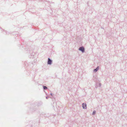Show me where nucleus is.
Wrapping results in <instances>:
<instances>
[{"label": "nucleus", "instance_id": "6", "mask_svg": "<svg viewBox=\"0 0 127 127\" xmlns=\"http://www.w3.org/2000/svg\"><path fill=\"white\" fill-rule=\"evenodd\" d=\"M96 112L95 111H94L93 112V115H95V113Z\"/></svg>", "mask_w": 127, "mask_h": 127}, {"label": "nucleus", "instance_id": "7", "mask_svg": "<svg viewBox=\"0 0 127 127\" xmlns=\"http://www.w3.org/2000/svg\"><path fill=\"white\" fill-rule=\"evenodd\" d=\"M99 66H97L96 68L97 69H98V70L99 69Z\"/></svg>", "mask_w": 127, "mask_h": 127}, {"label": "nucleus", "instance_id": "2", "mask_svg": "<svg viewBox=\"0 0 127 127\" xmlns=\"http://www.w3.org/2000/svg\"><path fill=\"white\" fill-rule=\"evenodd\" d=\"M52 62V61L51 60H50V59L49 58L48 59V64H51Z\"/></svg>", "mask_w": 127, "mask_h": 127}, {"label": "nucleus", "instance_id": "3", "mask_svg": "<svg viewBox=\"0 0 127 127\" xmlns=\"http://www.w3.org/2000/svg\"><path fill=\"white\" fill-rule=\"evenodd\" d=\"M82 107L84 109L86 108V104L83 103L82 104Z\"/></svg>", "mask_w": 127, "mask_h": 127}, {"label": "nucleus", "instance_id": "4", "mask_svg": "<svg viewBox=\"0 0 127 127\" xmlns=\"http://www.w3.org/2000/svg\"><path fill=\"white\" fill-rule=\"evenodd\" d=\"M43 88L44 89H47V87L45 86H43Z\"/></svg>", "mask_w": 127, "mask_h": 127}, {"label": "nucleus", "instance_id": "1", "mask_svg": "<svg viewBox=\"0 0 127 127\" xmlns=\"http://www.w3.org/2000/svg\"><path fill=\"white\" fill-rule=\"evenodd\" d=\"M79 49V50L82 51L83 52L84 51V49L83 47H80Z\"/></svg>", "mask_w": 127, "mask_h": 127}, {"label": "nucleus", "instance_id": "5", "mask_svg": "<svg viewBox=\"0 0 127 127\" xmlns=\"http://www.w3.org/2000/svg\"><path fill=\"white\" fill-rule=\"evenodd\" d=\"M98 69H97L96 68V69H95L94 70V72H96L97 71Z\"/></svg>", "mask_w": 127, "mask_h": 127}]
</instances>
